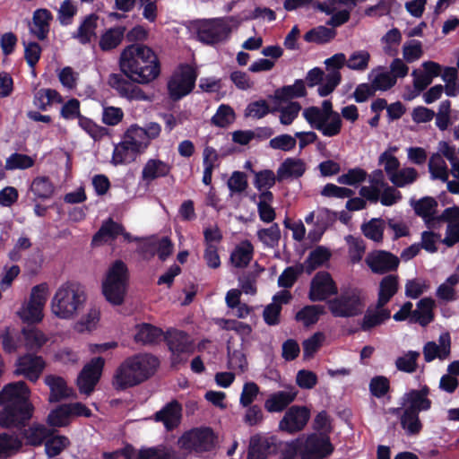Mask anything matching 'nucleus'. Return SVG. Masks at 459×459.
Instances as JSON below:
<instances>
[{"label": "nucleus", "mask_w": 459, "mask_h": 459, "mask_svg": "<svg viewBox=\"0 0 459 459\" xmlns=\"http://www.w3.org/2000/svg\"><path fill=\"white\" fill-rule=\"evenodd\" d=\"M325 313V309L322 305H307L297 312L295 319L301 322L304 326L308 327L316 324L320 316Z\"/></svg>", "instance_id": "47"}, {"label": "nucleus", "mask_w": 459, "mask_h": 459, "mask_svg": "<svg viewBox=\"0 0 459 459\" xmlns=\"http://www.w3.org/2000/svg\"><path fill=\"white\" fill-rule=\"evenodd\" d=\"M126 28L124 25L105 30L100 37L99 48L103 52L116 49L124 40Z\"/></svg>", "instance_id": "31"}, {"label": "nucleus", "mask_w": 459, "mask_h": 459, "mask_svg": "<svg viewBox=\"0 0 459 459\" xmlns=\"http://www.w3.org/2000/svg\"><path fill=\"white\" fill-rule=\"evenodd\" d=\"M230 33V26L221 19L204 22L197 30V38L201 42L215 45L225 40Z\"/></svg>", "instance_id": "15"}, {"label": "nucleus", "mask_w": 459, "mask_h": 459, "mask_svg": "<svg viewBox=\"0 0 459 459\" xmlns=\"http://www.w3.org/2000/svg\"><path fill=\"white\" fill-rule=\"evenodd\" d=\"M303 117L312 128L320 131L324 136L333 137L339 134L334 125L321 113L320 108L315 106L307 108L303 111Z\"/></svg>", "instance_id": "21"}, {"label": "nucleus", "mask_w": 459, "mask_h": 459, "mask_svg": "<svg viewBox=\"0 0 459 459\" xmlns=\"http://www.w3.org/2000/svg\"><path fill=\"white\" fill-rule=\"evenodd\" d=\"M258 239L266 247H277L281 238V230L277 223H273L269 228L261 229L257 231Z\"/></svg>", "instance_id": "60"}, {"label": "nucleus", "mask_w": 459, "mask_h": 459, "mask_svg": "<svg viewBox=\"0 0 459 459\" xmlns=\"http://www.w3.org/2000/svg\"><path fill=\"white\" fill-rule=\"evenodd\" d=\"M123 138L133 147V154L143 153L149 147L145 133L137 124L131 125L124 133Z\"/></svg>", "instance_id": "33"}, {"label": "nucleus", "mask_w": 459, "mask_h": 459, "mask_svg": "<svg viewBox=\"0 0 459 459\" xmlns=\"http://www.w3.org/2000/svg\"><path fill=\"white\" fill-rule=\"evenodd\" d=\"M165 333L159 327L151 324L143 323L137 325V332L134 334V341L143 345H152L158 343L161 338H164Z\"/></svg>", "instance_id": "37"}, {"label": "nucleus", "mask_w": 459, "mask_h": 459, "mask_svg": "<svg viewBox=\"0 0 459 459\" xmlns=\"http://www.w3.org/2000/svg\"><path fill=\"white\" fill-rule=\"evenodd\" d=\"M399 276L387 274L384 276L378 285L377 299L378 307H385L399 290Z\"/></svg>", "instance_id": "26"}, {"label": "nucleus", "mask_w": 459, "mask_h": 459, "mask_svg": "<svg viewBox=\"0 0 459 459\" xmlns=\"http://www.w3.org/2000/svg\"><path fill=\"white\" fill-rule=\"evenodd\" d=\"M430 394V388L424 385L420 389H411L404 394V404H408L405 409L420 412L429 411L432 406L431 400L428 397Z\"/></svg>", "instance_id": "22"}, {"label": "nucleus", "mask_w": 459, "mask_h": 459, "mask_svg": "<svg viewBox=\"0 0 459 459\" xmlns=\"http://www.w3.org/2000/svg\"><path fill=\"white\" fill-rule=\"evenodd\" d=\"M282 442L275 436L255 434L250 437L247 459H268L277 455Z\"/></svg>", "instance_id": "12"}, {"label": "nucleus", "mask_w": 459, "mask_h": 459, "mask_svg": "<svg viewBox=\"0 0 459 459\" xmlns=\"http://www.w3.org/2000/svg\"><path fill=\"white\" fill-rule=\"evenodd\" d=\"M420 353L415 351H409L403 356L398 357L395 360V367L399 371L413 373L417 370V360Z\"/></svg>", "instance_id": "61"}, {"label": "nucleus", "mask_w": 459, "mask_h": 459, "mask_svg": "<svg viewBox=\"0 0 459 459\" xmlns=\"http://www.w3.org/2000/svg\"><path fill=\"white\" fill-rule=\"evenodd\" d=\"M48 287L40 283L31 289L28 303L18 312L21 319L28 324H38L43 319V308L47 301Z\"/></svg>", "instance_id": "8"}, {"label": "nucleus", "mask_w": 459, "mask_h": 459, "mask_svg": "<svg viewBox=\"0 0 459 459\" xmlns=\"http://www.w3.org/2000/svg\"><path fill=\"white\" fill-rule=\"evenodd\" d=\"M131 364L126 359L115 370L112 377V386L117 392L141 385Z\"/></svg>", "instance_id": "20"}, {"label": "nucleus", "mask_w": 459, "mask_h": 459, "mask_svg": "<svg viewBox=\"0 0 459 459\" xmlns=\"http://www.w3.org/2000/svg\"><path fill=\"white\" fill-rule=\"evenodd\" d=\"M172 170V166L160 159H149L142 170V180L146 183L168 177Z\"/></svg>", "instance_id": "27"}, {"label": "nucleus", "mask_w": 459, "mask_h": 459, "mask_svg": "<svg viewBox=\"0 0 459 459\" xmlns=\"http://www.w3.org/2000/svg\"><path fill=\"white\" fill-rule=\"evenodd\" d=\"M30 390L24 381L5 385L0 391V427L25 428L33 417L34 405L30 400Z\"/></svg>", "instance_id": "1"}, {"label": "nucleus", "mask_w": 459, "mask_h": 459, "mask_svg": "<svg viewBox=\"0 0 459 459\" xmlns=\"http://www.w3.org/2000/svg\"><path fill=\"white\" fill-rule=\"evenodd\" d=\"M419 414L420 412L404 409L400 416L401 427L404 429L407 436H417L421 432L423 424Z\"/></svg>", "instance_id": "43"}, {"label": "nucleus", "mask_w": 459, "mask_h": 459, "mask_svg": "<svg viewBox=\"0 0 459 459\" xmlns=\"http://www.w3.org/2000/svg\"><path fill=\"white\" fill-rule=\"evenodd\" d=\"M136 156L137 155L133 154V147L123 138V140L114 147L112 163L114 165L129 163L134 161Z\"/></svg>", "instance_id": "53"}, {"label": "nucleus", "mask_w": 459, "mask_h": 459, "mask_svg": "<svg viewBox=\"0 0 459 459\" xmlns=\"http://www.w3.org/2000/svg\"><path fill=\"white\" fill-rule=\"evenodd\" d=\"M310 411L306 406L292 405L279 422V429L289 434L301 431L308 422Z\"/></svg>", "instance_id": "16"}, {"label": "nucleus", "mask_w": 459, "mask_h": 459, "mask_svg": "<svg viewBox=\"0 0 459 459\" xmlns=\"http://www.w3.org/2000/svg\"><path fill=\"white\" fill-rule=\"evenodd\" d=\"M129 278L128 267L122 260L117 259L109 265L102 281V293L110 304L120 306L124 303Z\"/></svg>", "instance_id": "4"}, {"label": "nucleus", "mask_w": 459, "mask_h": 459, "mask_svg": "<svg viewBox=\"0 0 459 459\" xmlns=\"http://www.w3.org/2000/svg\"><path fill=\"white\" fill-rule=\"evenodd\" d=\"M216 437L209 427L193 429L178 440L181 448L196 453L210 452L215 447Z\"/></svg>", "instance_id": "9"}, {"label": "nucleus", "mask_w": 459, "mask_h": 459, "mask_svg": "<svg viewBox=\"0 0 459 459\" xmlns=\"http://www.w3.org/2000/svg\"><path fill=\"white\" fill-rule=\"evenodd\" d=\"M25 347L29 351L38 352L48 342L44 333L36 327H24L22 330Z\"/></svg>", "instance_id": "46"}, {"label": "nucleus", "mask_w": 459, "mask_h": 459, "mask_svg": "<svg viewBox=\"0 0 459 459\" xmlns=\"http://www.w3.org/2000/svg\"><path fill=\"white\" fill-rule=\"evenodd\" d=\"M254 247L249 240L242 241L230 255V261L237 268H244L253 259Z\"/></svg>", "instance_id": "39"}, {"label": "nucleus", "mask_w": 459, "mask_h": 459, "mask_svg": "<svg viewBox=\"0 0 459 459\" xmlns=\"http://www.w3.org/2000/svg\"><path fill=\"white\" fill-rule=\"evenodd\" d=\"M34 164L35 160L32 157L14 152L6 159L4 169L5 170L27 169L33 167Z\"/></svg>", "instance_id": "56"}, {"label": "nucleus", "mask_w": 459, "mask_h": 459, "mask_svg": "<svg viewBox=\"0 0 459 459\" xmlns=\"http://www.w3.org/2000/svg\"><path fill=\"white\" fill-rule=\"evenodd\" d=\"M307 94L305 82L301 79H297L292 85H285L276 89L274 95L271 96V98L279 102H285L293 99L306 97Z\"/></svg>", "instance_id": "35"}, {"label": "nucleus", "mask_w": 459, "mask_h": 459, "mask_svg": "<svg viewBox=\"0 0 459 459\" xmlns=\"http://www.w3.org/2000/svg\"><path fill=\"white\" fill-rule=\"evenodd\" d=\"M45 384L49 387V403H58L69 397V389L65 380L55 375H48L44 379Z\"/></svg>", "instance_id": "36"}, {"label": "nucleus", "mask_w": 459, "mask_h": 459, "mask_svg": "<svg viewBox=\"0 0 459 459\" xmlns=\"http://www.w3.org/2000/svg\"><path fill=\"white\" fill-rule=\"evenodd\" d=\"M123 231L124 226L109 218L102 223L100 230L94 234L92 244L100 242L104 240L105 238L114 240L120 236Z\"/></svg>", "instance_id": "48"}, {"label": "nucleus", "mask_w": 459, "mask_h": 459, "mask_svg": "<svg viewBox=\"0 0 459 459\" xmlns=\"http://www.w3.org/2000/svg\"><path fill=\"white\" fill-rule=\"evenodd\" d=\"M369 60L370 54L367 50H359L350 56L346 65L351 70L364 71L368 68Z\"/></svg>", "instance_id": "64"}, {"label": "nucleus", "mask_w": 459, "mask_h": 459, "mask_svg": "<svg viewBox=\"0 0 459 459\" xmlns=\"http://www.w3.org/2000/svg\"><path fill=\"white\" fill-rule=\"evenodd\" d=\"M16 366V374L24 376L31 382H36L43 372L46 363L41 356L27 353L19 357Z\"/></svg>", "instance_id": "19"}, {"label": "nucleus", "mask_w": 459, "mask_h": 459, "mask_svg": "<svg viewBox=\"0 0 459 459\" xmlns=\"http://www.w3.org/2000/svg\"><path fill=\"white\" fill-rule=\"evenodd\" d=\"M335 36L336 31L333 29H329L325 26H317L305 33L304 40L309 43L322 45L330 42Z\"/></svg>", "instance_id": "50"}, {"label": "nucleus", "mask_w": 459, "mask_h": 459, "mask_svg": "<svg viewBox=\"0 0 459 459\" xmlns=\"http://www.w3.org/2000/svg\"><path fill=\"white\" fill-rule=\"evenodd\" d=\"M437 202L431 196L422 197L413 205L415 213L424 220L428 228H435L437 224Z\"/></svg>", "instance_id": "30"}, {"label": "nucleus", "mask_w": 459, "mask_h": 459, "mask_svg": "<svg viewBox=\"0 0 459 459\" xmlns=\"http://www.w3.org/2000/svg\"><path fill=\"white\" fill-rule=\"evenodd\" d=\"M136 82L131 81L124 73H112L108 75V84L115 90L121 98L128 100H147L148 96Z\"/></svg>", "instance_id": "13"}, {"label": "nucleus", "mask_w": 459, "mask_h": 459, "mask_svg": "<svg viewBox=\"0 0 459 459\" xmlns=\"http://www.w3.org/2000/svg\"><path fill=\"white\" fill-rule=\"evenodd\" d=\"M337 218V212H333L328 208L323 207L317 210L315 226L319 231V238L328 228L334 224Z\"/></svg>", "instance_id": "55"}, {"label": "nucleus", "mask_w": 459, "mask_h": 459, "mask_svg": "<svg viewBox=\"0 0 459 459\" xmlns=\"http://www.w3.org/2000/svg\"><path fill=\"white\" fill-rule=\"evenodd\" d=\"M104 365V359L96 357L82 368L76 379V385L81 394L89 395L94 391L101 377Z\"/></svg>", "instance_id": "10"}, {"label": "nucleus", "mask_w": 459, "mask_h": 459, "mask_svg": "<svg viewBox=\"0 0 459 459\" xmlns=\"http://www.w3.org/2000/svg\"><path fill=\"white\" fill-rule=\"evenodd\" d=\"M338 288L331 274L326 271L316 273L310 282L308 299L312 302L324 301L337 295Z\"/></svg>", "instance_id": "14"}, {"label": "nucleus", "mask_w": 459, "mask_h": 459, "mask_svg": "<svg viewBox=\"0 0 459 459\" xmlns=\"http://www.w3.org/2000/svg\"><path fill=\"white\" fill-rule=\"evenodd\" d=\"M0 341L3 351L5 353L12 354L17 351L21 344V336L18 332L5 327L0 333Z\"/></svg>", "instance_id": "54"}, {"label": "nucleus", "mask_w": 459, "mask_h": 459, "mask_svg": "<svg viewBox=\"0 0 459 459\" xmlns=\"http://www.w3.org/2000/svg\"><path fill=\"white\" fill-rule=\"evenodd\" d=\"M328 309L334 317H354L362 314L365 307L363 290L359 288L342 290L327 301Z\"/></svg>", "instance_id": "5"}, {"label": "nucleus", "mask_w": 459, "mask_h": 459, "mask_svg": "<svg viewBox=\"0 0 459 459\" xmlns=\"http://www.w3.org/2000/svg\"><path fill=\"white\" fill-rule=\"evenodd\" d=\"M304 272L305 267L301 263L286 267L278 278V286L284 289L291 288Z\"/></svg>", "instance_id": "52"}, {"label": "nucleus", "mask_w": 459, "mask_h": 459, "mask_svg": "<svg viewBox=\"0 0 459 459\" xmlns=\"http://www.w3.org/2000/svg\"><path fill=\"white\" fill-rule=\"evenodd\" d=\"M45 453L49 458L59 455L65 448L70 446V440L67 437L63 435H56V433L51 435L46 440Z\"/></svg>", "instance_id": "51"}, {"label": "nucleus", "mask_w": 459, "mask_h": 459, "mask_svg": "<svg viewBox=\"0 0 459 459\" xmlns=\"http://www.w3.org/2000/svg\"><path fill=\"white\" fill-rule=\"evenodd\" d=\"M164 341L170 351V365L173 368L186 363L187 358L195 351L194 342L185 331L169 329L164 334Z\"/></svg>", "instance_id": "6"}, {"label": "nucleus", "mask_w": 459, "mask_h": 459, "mask_svg": "<svg viewBox=\"0 0 459 459\" xmlns=\"http://www.w3.org/2000/svg\"><path fill=\"white\" fill-rule=\"evenodd\" d=\"M181 416V404L177 400H172L155 412L154 420L162 422L167 430H173L180 423Z\"/></svg>", "instance_id": "24"}, {"label": "nucleus", "mask_w": 459, "mask_h": 459, "mask_svg": "<svg viewBox=\"0 0 459 459\" xmlns=\"http://www.w3.org/2000/svg\"><path fill=\"white\" fill-rule=\"evenodd\" d=\"M63 97L54 89L42 88L37 91L33 97V104L39 109L46 111L52 103H62Z\"/></svg>", "instance_id": "42"}, {"label": "nucleus", "mask_w": 459, "mask_h": 459, "mask_svg": "<svg viewBox=\"0 0 459 459\" xmlns=\"http://www.w3.org/2000/svg\"><path fill=\"white\" fill-rule=\"evenodd\" d=\"M435 301L431 298H423L417 303V309L413 310L411 321L426 326L434 320L433 308Z\"/></svg>", "instance_id": "38"}, {"label": "nucleus", "mask_w": 459, "mask_h": 459, "mask_svg": "<svg viewBox=\"0 0 459 459\" xmlns=\"http://www.w3.org/2000/svg\"><path fill=\"white\" fill-rule=\"evenodd\" d=\"M331 257L330 251L322 246L316 247L307 255L305 262L302 264L305 267V272L311 274L316 269L322 266Z\"/></svg>", "instance_id": "44"}, {"label": "nucleus", "mask_w": 459, "mask_h": 459, "mask_svg": "<svg viewBox=\"0 0 459 459\" xmlns=\"http://www.w3.org/2000/svg\"><path fill=\"white\" fill-rule=\"evenodd\" d=\"M385 229V221L382 218H372L360 226L362 234L376 243L383 242Z\"/></svg>", "instance_id": "40"}, {"label": "nucleus", "mask_w": 459, "mask_h": 459, "mask_svg": "<svg viewBox=\"0 0 459 459\" xmlns=\"http://www.w3.org/2000/svg\"><path fill=\"white\" fill-rule=\"evenodd\" d=\"M196 69L188 64H181L168 82L169 98L178 101L194 90L197 79Z\"/></svg>", "instance_id": "7"}, {"label": "nucleus", "mask_w": 459, "mask_h": 459, "mask_svg": "<svg viewBox=\"0 0 459 459\" xmlns=\"http://www.w3.org/2000/svg\"><path fill=\"white\" fill-rule=\"evenodd\" d=\"M119 68L127 78L138 84L153 82L161 71L157 54L142 43L130 44L123 49L119 56Z\"/></svg>", "instance_id": "2"}, {"label": "nucleus", "mask_w": 459, "mask_h": 459, "mask_svg": "<svg viewBox=\"0 0 459 459\" xmlns=\"http://www.w3.org/2000/svg\"><path fill=\"white\" fill-rule=\"evenodd\" d=\"M417 178L418 172L414 168H404L391 175L390 180L397 187H403L416 181Z\"/></svg>", "instance_id": "63"}, {"label": "nucleus", "mask_w": 459, "mask_h": 459, "mask_svg": "<svg viewBox=\"0 0 459 459\" xmlns=\"http://www.w3.org/2000/svg\"><path fill=\"white\" fill-rule=\"evenodd\" d=\"M333 451L334 446L328 435L313 433L305 440L300 459H325Z\"/></svg>", "instance_id": "11"}, {"label": "nucleus", "mask_w": 459, "mask_h": 459, "mask_svg": "<svg viewBox=\"0 0 459 459\" xmlns=\"http://www.w3.org/2000/svg\"><path fill=\"white\" fill-rule=\"evenodd\" d=\"M86 301V295L78 284L67 281L61 285L51 301L52 312L59 318H74Z\"/></svg>", "instance_id": "3"}, {"label": "nucleus", "mask_w": 459, "mask_h": 459, "mask_svg": "<svg viewBox=\"0 0 459 459\" xmlns=\"http://www.w3.org/2000/svg\"><path fill=\"white\" fill-rule=\"evenodd\" d=\"M235 120V112L229 105L221 104L219 106L216 113L212 116V124L225 128Z\"/></svg>", "instance_id": "59"}, {"label": "nucleus", "mask_w": 459, "mask_h": 459, "mask_svg": "<svg viewBox=\"0 0 459 459\" xmlns=\"http://www.w3.org/2000/svg\"><path fill=\"white\" fill-rule=\"evenodd\" d=\"M140 384L151 378L160 366L159 359L151 353H138L126 358Z\"/></svg>", "instance_id": "17"}, {"label": "nucleus", "mask_w": 459, "mask_h": 459, "mask_svg": "<svg viewBox=\"0 0 459 459\" xmlns=\"http://www.w3.org/2000/svg\"><path fill=\"white\" fill-rule=\"evenodd\" d=\"M78 125L95 141H99L108 134V128L98 126L91 119L82 115L78 117Z\"/></svg>", "instance_id": "57"}, {"label": "nucleus", "mask_w": 459, "mask_h": 459, "mask_svg": "<svg viewBox=\"0 0 459 459\" xmlns=\"http://www.w3.org/2000/svg\"><path fill=\"white\" fill-rule=\"evenodd\" d=\"M22 446V441L17 436L6 432L0 433V459L16 455Z\"/></svg>", "instance_id": "45"}, {"label": "nucleus", "mask_w": 459, "mask_h": 459, "mask_svg": "<svg viewBox=\"0 0 459 459\" xmlns=\"http://www.w3.org/2000/svg\"><path fill=\"white\" fill-rule=\"evenodd\" d=\"M306 163L301 159L287 158L277 169V180L281 182L290 178H299L306 172Z\"/></svg>", "instance_id": "28"}, {"label": "nucleus", "mask_w": 459, "mask_h": 459, "mask_svg": "<svg viewBox=\"0 0 459 459\" xmlns=\"http://www.w3.org/2000/svg\"><path fill=\"white\" fill-rule=\"evenodd\" d=\"M53 16L48 9H38L33 13L32 26L30 31L38 39L44 40L48 38L50 30V21Z\"/></svg>", "instance_id": "32"}, {"label": "nucleus", "mask_w": 459, "mask_h": 459, "mask_svg": "<svg viewBox=\"0 0 459 459\" xmlns=\"http://www.w3.org/2000/svg\"><path fill=\"white\" fill-rule=\"evenodd\" d=\"M429 171L432 179L446 182L449 177L447 165L439 152L433 153L429 160Z\"/></svg>", "instance_id": "49"}, {"label": "nucleus", "mask_w": 459, "mask_h": 459, "mask_svg": "<svg viewBox=\"0 0 459 459\" xmlns=\"http://www.w3.org/2000/svg\"><path fill=\"white\" fill-rule=\"evenodd\" d=\"M22 429L21 435L25 439V444L34 447L42 446L48 437L57 432L55 429L36 422Z\"/></svg>", "instance_id": "25"}, {"label": "nucleus", "mask_w": 459, "mask_h": 459, "mask_svg": "<svg viewBox=\"0 0 459 459\" xmlns=\"http://www.w3.org/2000/svg\"><path fill=\"white\" fill-rule=\"evenodd\" d=\"M30 190L34 195L35 199L44 201L52 197L55 186L48 177L38 176L32 180Z\"/></svg>", "instance_id": "41"}, {"label": "nucleus", "mask_w": 459, "mask_h": 459, "mask_svg": "<svg viewBox=\"0 0 459 459\" xmlns=\"http://www.w3.org/2000/svg\"><path fill=\"white\" fill-rule=\"evenodd\" d=\"M100 16L91 13L83 17L77 30L72 33V38L82 45H88L97 39V29Z\"/></svg>", "instance_id": "23"}, {"label": "nucleus", "mask_w": 459, "mask_h": 459, "mask_svg": "<svg viewBox=\"0 0 459 459\" xmlns=\"http://www.w3.org/2000/svg\"><path fill=\"white\" fill-rule=\"evenodd\" d=\"M69 418L68 407L66 404H61L48 413L47 423L52 429L65 427L69 424Z\"/></svg>", "instance_id": "58"}, {"label": "nucleus", "mask_w": 459, "mask_h": 459, "mask_svg": "<svg viewBox=\"0 0 459 459\" xmlns=\"http://www.w3.org/2000/svg\"><path fill=\"white\" fill-rule=\"evenodd\" d=\"M366 264L377 274H385L396 271L400 260L391 252L377 250L368 255Z\"/></svg>", "instance_id": "18"}, {"label": "nucleus", "mask_w": 459, "mask_h": 459, "mask_svg": "<svg viewBox=\"0 0 459 459\" xmlns=\"http://www.w3.org/2000/svg\"><path fill=\"white\" fill-rule=\"evenodd\" d=\"M391 318V311L385 307H378V303L376 302L375 309L368 308L360 325L361 330L364 332L370 331L371 329L383 325L385 321Z\"/></svg>", "instance_id": "34"}, {"label": "nucleus", "mask_w": 459, "mask_h": 459, "mask_svg": "<svg viewBox=\"0 0 459 459\" xmlns=\"http://www.w3.org/2000/svg\"><path fill=\"white\" fill-rule=\"evenodd\" d=\"M269 114V103L264 99L251 101L244 111L246 117L261 119Z\"/></svg>", "instance_id": "62"}, {"label": "nucleus", "mask_w": 459, "mask_h": 459, "mask_svg": "<svg viewBox=\"0 0 459 459\" xmlns=\"http://www.w3.org/2000/svg\"><path fill=\"white\" fill-rule=\"evenodd\" d=\"M298 391H278L272 394L264 402V408L268 412H281L296 399Z\"/></svg>", "instance_id": "29"}]
</instances>
